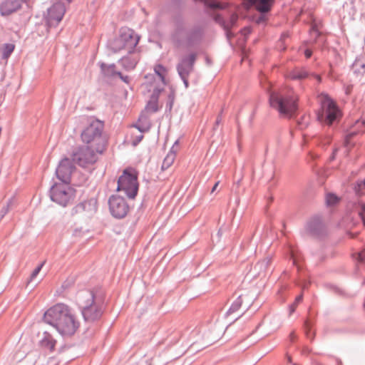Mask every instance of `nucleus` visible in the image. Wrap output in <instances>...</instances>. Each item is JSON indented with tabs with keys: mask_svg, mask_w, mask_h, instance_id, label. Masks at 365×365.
Wrapping results in <instances>:
<instances>
[{
	"mask_svg": "<svg viewBox=\"0 0 365 365\" xmlns=\"http://www.w3.org/2000/svg\"><path fill=\"white\" fill-rule=\"evenodd\" d=\"M43 321L63 336H71L79 327L73 310L63 303H58L49 308L43 315Z\"/></svg>",
	"mask_w": 365,
	"mask_h": 365,
	"instance_id": "1",
	"label": "nucleus"
},
{
	"mask_svg": "<svg viewBox=\"0 0 365 365\" xmlns=\"http://www.w3.org/2000/svg\"><path fill=\"white\" fill-rule=\"evenodd\" d=\"M140 36L135 32L128 27L120 29L118 35L109 43L110 48L113 52L124 50L128 52V56H137V62L140 58V51L136 49Z\"/></svg>",
	"mask_w": 365,
	"mask_h": 365,
	"instance_id": "2",
	"label": "nucleus"
},
{
	"mask_svg": "<svg viewBox=\"0 0 365 365\" xmlns=\"http://www.w3.org/2000/svg\"><path fill=\"white\" fill-rule=\"evenodd\" d=\"M298 98L289 93H270L269 102L270 106L276 110L280 116L290 118L297 109Z\"/></svg>",
	"mask_w": 365,
	"mask_h": 365,
	"instance_id": "3",
	"label": "nucleus"
},
{
	"mask_svg": "<svg viewBox=\"0 0 365 365\" xmlns=\"http://www.w3.org/2000/svg\"><path fill=\"white\" fill-rule=\"evenodd\" d=\"M89 125L82 131V141L91 147L96 148L97 152H103L106 140L103 137L104 124L99 120L90 118Z\"/></svg>",
	"mask_w": 365,
	"mask_h": 365,
	"instance_id": "4",
	"label": "nucleus"
},
{
	"mask_svg": "<svg viewBox=\"0 0 365 365\" xmlns=\"http://www.w3.org/2000/svg\"><path fill=\"white\" fill-rule=\"evenodd\" d=\"M319 100L321 103V110L318 113L317 118L322 123L330 125L341 118L340 108L328 95L322 93L319 96Z\"/></svg>",
	"mask_w": 365,
	"mask_h": 365,
	"instance_id": "5",
	"label": "nucleus"
},
{
	"mask_svg": "<svg viewBox=\"0 0 365 365\" xmlns=\"http://www.w3.org/2000/svg\"><path fill=\"white\" fill-rule=\"evenodd\" d=\"M118 191H123L130 199H133L138 194V182L134 170H124L118 180Z\"/></svg>",
	"mask_w": 365,
	"mask_h": 365,
	"instance_id": "6",
	"label": "nucleus"
},
{
	"mask_svg": "<svg viewBox=\"0 0 365 365\" xmlns=\"http://www.w3.org/2000/svg\"><path fill=\"white\" fill-rule=\"evenodd\" d=\"M102 153L97 152L96 148L86 144L73 153L72 160L79 166L86 168L94 164L98 160V154Z\"/></svg>",
	"mask_w": 365,
	"mask_h": 365,
	"instance_id": "7",
	"label": "nucleus"
},
{
	"mask_svg": "<svg viewBox=\"0 0 365 365\" xmlns=\"http://www.w3.org/2000/svg\"><path fill=\"white\" fill-rule=\"evenodd\" d=\"M50 196L52 201L65 207L73 199L74 191L69 183H56L51 188Z\"/></svg>",
	"mask_w": 365,
	"mask_h": 365,
	"instance_id": "8",
	"label": "nucleus"
},
{
	"mask_svg": "<svg viewBox=\"0 0 365 365\" xmlns=\"http://www.w3.org/2000/svg\"><path fill=\"white\" fill-rule=\"evenodd\" d=\"M108 204L110 213L115 218H123L129 210V206L125 200L118 195H112Z\"/></svg>",
	"mask_w": 365,
	"mask_h": 365,
	"instance_id": "9",
	"label": "nucleus"
},
{
	"mask_svg": "<svg viewBox=\"0 0 365 365\" xmlns=\"http://www.w3.org/2000/svg\"><path fill=\"white\" fill-rule=\"evenodd\" d=\"M73 170V165L71 161L68 158H64L59 163L56 174L61 182L69 183Z\"/></svg>",
	"mask_w": 365,
	"mask_h": 365,
	"instance_id": "10",
	"label": "nucleus"
},
{
	"mask_svg": "<svg viewBox=\"0 0 365 365\" xmlns=\"http://www.w3.org/2000/svg\"><path fill=\"white\" fill-rule=\"evenodd\" d=\"M66 12L65 6L61 3L53 4L48 10L47 21L50 26L57 25L63 19Z\"/></svg>",
	"mask_w": 365,
	"mask_h": 365,
	"instance_id": "11",
	"label": "nucleus"
},
{
	"mask_svg": "<svg viewBox=\"0 0 365 365\" xmlns=\"http://www.w3.org/2000/svg\"><path fill=\"white\" fill-rule=\"evenodd\" d=\"M195 60V55L192 53L189 56L183 58L178 66V71L186 86L187 85V76L192 71Z\"/></svg>",
	"mask_w": 365,
	"mask_h": 365,
	"instance_id": "12",
	"label": "nucleus"
},
{
	"mask_svg": "<svg viewBox=\"0 0 365 365\" xmlns=\"http://www.w3.org/2000/svg\"><path fill=\"white\" fill-rule=\"evenodd\" d=\"M76 302L81 311L95 304L94 294L91 290L84 289L78 292Z\"/></svg>",
	"mask_w": 365,
	"mask_h": 365,
	"instance_id": "13",
	"label": "nucleus"
},
{
	"mask_svg": "<svg viewBox=\"0 0 365 365\" xmlns=\"http://www.w3.org/2000/svg\"><path fill=\"white\" fill-rule=\"evenodd\" d=\"M154 72L157 76V79H155V81L157 82L158 84L155 91H162L165 90V88L161 86V85L165 86L169 83L168 70L162 65L158 64L154 67Z\"/></svg>",
	"mask_w": 365,
	"mask_h": 365,
	"instance_id": "14",
	"label": "nucleus"
},
{
	"mask_svg": "<svg viewBox=\"0 0 365 365\" xmlns=\"http://www.w3.org/2000/svg\"><path fill=\"white\" fill-rule=\"evenodd\" d=\"M82 315L86 322H94L100 319L102 315L101 307L95 303L81 311Z\"/></svg>",
	"mask_w": 365,
	"mask_h": 365,
	"instance_id": "15",
	"label": "nucleus"
},
{
	"mask_svg": "<svg viewBox=\"0 0 365 365\" xmlns=\"http://www.w3.org/2000/svg\"><path fill=\"white\" fill-rule=\"evenodd\" d=\"M96 210V200L91 199L88 201H84L76 205L71 210V214L76 215L82 212H87L88 215H92Z\"/></svg>",
	"mask_w": 365,
	"mask_h": 365,
	"instance_id": "16",
	"label": "nucleus"
},
{
	"mask_svg": "<svg viewBox=\"0 0 365 365\" xmlns=\"http://www.w3.org/2000/svg\"><path fill=\"white\" fill-rule=\"evenodd\" d=\"M29 0H6L0 6V13L2 16H8L21 8V3Z\"/></svg>",
	"mask_w": 365,
	"mask_h": 365,
	"instance_id": "17",
	"label": "nucleus"
},
{
	"mask_svg": "<svg viewBox=\"0 0 365 365\" xmlns=\"http://www.w3.org/2000/svg\"><path fill=\"white\" fill-rule=\"evenodd\" d=\"M307 230L312 235L317 237L322 235L324 230V226L321 218L315 217L311 219L307 223Z\"/></svg>",
	"mask_w": 365,
	"mask_h": 365,
	"instance_id": "18",
	"label": "nucleus"
},
{
	"mask_svg": "<svg viewBox=\"0 0 365 365\" xmlns=\"http://www.w3.org/2000/svg\"><path fill=\"white\" fill-rule=\"evenodd\" d=\"M160 93H153L147 102L143 111L150 115L157 113L163 105L159 103Z\"/></svg>",
	"mask_w": 365,
	"mask_h": 365,
	"instance_id": "19",
	"label": "nucleus"
},
{
	"mask_svg": "<svg viewBox=\"0 0 365 365\" xmlns=\"http://www.w3.org/2000/svg\"><path fill=\"white\" fill-rule=\"evenodd\" d=\"M289 78L294 80H300L304 78H309L315 79L318 83L321 81V77L319 75L313 73L309 75L308 73L303 68H295L292 70L289 73Z\"/></svg>",
	"mask_w": 365,
	"mask_h": 365,
	"instance_id": "20",
	"label": "nucleus"
},
{
	"mask_svg": "<svg viewBox=\"0 0 365 365\" xmlns=\"http://www.w3.org/2000/svg\"><path fill=\"white\" fill-rule=\"evenodd\" d=\"M150 115V114L142 110L138 118L139 125L135 124L133 126L142 133L148 131L151 126Z\"/></svg>",
	"mask_w": 365,
	"mask_h": 365,
	"instance_id": "21",
	"label": "nucleus"
},
{
	"mask_svg": "<svg viewBox=\"0 0 365 365\" xmlns=\"http://www.w3.org/2000/svg\"><path fill=\"white\" fill-rule=\"evenodd\" d=\"M39 344L42 348L49 350L50 351H53L54 350L56 341L49 332L44 331Z\"/></svg>",
	"mask_w": 365,
	"mask_h": 365,
	"instance_id": "22",
	"label": "nucleus"
},
{
	"mask_svg": "<svg viewBox=\"0 0 365 365\" xmlns=\"http://www.w3.org/2000/svg\"><path fill=\"white\" fill-rule=\"evenodd\" d=\"M352 69L357 76H364L365 73V56L357 58L352 65Z\"/></svg>",
	"mask_w": 365,
	"mask_h": 365,
	"instance_id": "23",
	"label": "nucleus"
},
{
	"mask_svg": "<svg viewBox=\"0 0 365 365\" xmlns=\"http://www.w3.org/2000/svg\"><path fill=\"white\" fill-rule=\"evenodd\" d=\"M175 145H173L169 153L167 154L165 158H164L163 161V164L161 166V169L163 170H167L169 168L173 163L175 158V153L176 150L174 148Z\"/></svg>",
	"mask_w": 365,
	"mask_h": 365,
	"instance_id": "24",
	"label": "nucleus"
},
{
	"mask_svg": "<svg viewBox=\"0 0 365 365\" xmlns=\"http://www.w3.org/2000/svg\"><path fill=\"white\" fill-rule=\"evenodd\" d=\"M121 63L126 70H132L135 68L138 62H137V56H128L127 55L121 59Z\"/></svg>",
	"mask_w": 365,
	"mask_h": 365,
	"instance_id": "25",
	"label": "nucleus"
},
{
	"mask_svg": "<svg viewBox=\"0 0 365 365\" xmlns=\"http://www.w3.org/2000/svg\"><path fill=\"white\" fill-rule=\"evenodd\" d=\"M101 68L103 75L108 77L118 76V73H120L115 71V66L114 64L107 65L105 63H102L101 66Z\"/></svg>",
	"mask_w": 365,
	"mask_h": 365,
	"instance_id": "26",
	"label": "nucleus"
},
{
	"mask_svg": "<svg viewBox=\"0 0 365 365\" xmlns=\"http://www.w3.org/2000/svg\"><path fill=\"white\" fill-rule=\"evenodd\" d=\"M242 299L241 296H239L232 304L231 307L228 309L227 314H231L237 312L242 306Z\"/></svg>",
	"mask_w": 365,
	"mask_h": 365,
	"instance_id": "27",
	"label": "nucleus"
},
{
	"mask_svg": "<svg viewBox=\"0 0 365 365\" xmlns=\"http://www.w3.org/2000/svg\"><path fill=\"white\" fill-rule=\"evenodd\" d=\"M270 259L266 258L262 261H259L255 265L254 269L258 271L259 274L262 270L264 271L267 269L270 262Z\"/></svg>",
	"mask_w": 365,
	"mask_h": 365,
	"instance_id": "28",
	"label": "nucleus"
},
{
	"mask_svg": "<svg viewBox=\"0 0 365 365\" xmlns=\"http://www.w3.org/2000/svg\"><path fill=\"white\" fill-rule=\"evenodd\" d=\"M14 45L12 43H6L4 44L2 48V55L4 58H8L9 56L11 54L14 49Z\"/></svg>",
	"mask_w": 365,
	"mask_h": 365,
	"instance_id": "29",
	"label": "nucleus"
},
{
	"mask_svg": "<svg viewBox=\"0 0 365 365\" xmlns=\"http://www.w3.org/2000/svg\"><path fill=\"white\" fill-rule=\"evenodd\" d=\"M338 197L331 193H329L326 196V202L328 205H334L337 203Z\"/></svg>",
	"mask_w": 365,
	"mask_h": 365,
	"instance_id": "30",
	"label": "nucleus"
},
{
	"mask_svg": "<svg viewBox=\"0 0 365 365\" xmlns=\"http://www.w3.org/2000/svg\"><path fill=\"white\" fill-rule=\"evenodd\" d=\"M364 187H365V178L364 179H361V180H359L356 182V185L354 187L356 192L358 195H361L362 193L361 192V191L362 188Z\"/></svg>",
	"mask_w": 365,
	"mask_h": 365,
	"instance_id": "31",
	"label": "nucleus"
},
{
	"mask_svg": "<svg viewBox=\"0 0 365 365\" xmlns=\"http://www.w3.org/2000/svg\"><path fill=\"white\" fill-rule=\"evenodd\" d=\"M356 209L359 215L365 224V203H360Z\"/></svg>",
	"mask_w": 365,
	"mask_h": 365,
	"instance_id": "32",
	"label": "nucleus"
},
{
	"mask_svg": "<svg viewBox=\"0 0 365 365\" xmlns=\"http://www.w3.org/2000/svg\"><path fill=\"white\" fill-rule=\"evenodd\" d=\"M11 203V200L7 202V205L3 207L0 211V220L7 214L9 210V206Z\"/></svg>",
	"mask_w": 365,
	"mask_h": 365,
	"instance_id": "33",
	"label": "nucleus"
},
{
	"mask_svg": "<svg viewBox=\"0 0 365 365\" xmlns=\"http://www.w3.org/2000/svg\"><path fill=\"white\" fill-rule=\"evenodd\" d=\"M174 93H170L168 96V101L167 103L166 108L170 110L173 108V102H174Z\"/></svg>",
	"mask_w": 365,
	"mask_h": 365,
	"instance_id": "34",
	"label": "nucleus"
},
{
	"mask_svg": "<svg viewBox=\"0 0 365 365\" xmlns=\"http://www.w3.org/2000/svg\"><path fill=\"white\" fill-rule=\"evenodd\" d=\"M44 264V262L40 264L31 273L30 279L33 280L36 277L38 274L39 272L42 269L43 266Z\"/></svg>",
	"mask_w": 365,
	"mask_h": 365,
	"instance_id": "35",
	"label": "nucleus"
},
{
	"mask_svg": "<svg viewBox=\"0 0 365 365\" xmlns=\"http://www.w3.org/2000/svg\"><path fill=\"white\" fill-rule=\"evenodd\" d=\"M357 259L359 262L365 264V249L357 254Z\"/></svg>",
	"mask_w": 365,
	"mask_h": 365,
	"instance_id": "36",
	"label": "nucleus"
},
{
	"mask_svg": "<svg viewBox=\"0 0 365 365\" xmlns=\"http://www.w3.org/2000/svg\"><path fill=\"white\" fill-rule=\"evenodd\" d=\"M118 76H119L123 81H124L126 83H129L130 81V78L128 76H123L121 73H118Z\"/></svg>",
	"mask_w": 365,
	"mask_h": 365,
	"instance_id": "37",
	"label": "nucleus"
},
{
	"mask_svg": "<svg viewBox=\"0 0 365 365\" xmlns=\"http://www.w3.org/2000/svg\"><path fill=\"white\" fill-rule=\"evenodd\" d=\"M304 329H305V332H306L307 337L310 338L311 336H310L309 324L307 321H306L304 323Z\"/></svg>",
	"mask_w": 365,
	"mask_h": 365,
	"instance_id": "38",
	"label": "nucleus"
},
{
	"mask_svg": "<svg viewBox=\"0 0 365 365\" xmlns=\"http://www.w3.org/2000/svg\"><path fill=\"white\" fill-rule=\"evenodd\" d=\"M222 110H221V112L217 117V119L215 121V126L218 125L222 122Z\"/></svg>",
	"mask_w": 365,
	"mask_h": 365,
	"instance_id": "39",
	"label": "nucleus"
},
{
	"mask_svg": "<svg viewBox=\"0 0 365 365\" xmlns=\"http://www.w3.org/2000/svg\"><path fill=\"white\" fill-rule=\"evenodd\" d=\"M302 295L300 294L296 297L295 301L293 304H295L296 305H297L300 302H302Z\"/></svg>",
	"mask_w": 365,
	"mask_h": 365,
	"instance_id": "40",
	"label": "nucleus"
},
{
	"mask_svg": "<svg viewBox=\"0 0 365 365\" xmlns=\"http://www.w3.org/2000/svg\"><path fill=\"white\" fill-rule=\"evenodd\" d=\"M312 52L309 49H307L304 51V55H305L306 58H310L312 56Z\"/></svg>",
	"mask_w": 365,
	"mask_h": 365,
	"instance_id": "41",
	"label": "nucleus"
},
{
	"mask_svg": "<svg viewBox=\"0 0 365 365\" xmlns=\"http://www.w3.org/2000/svg\"><path fill=\"white\" fill-rule=\"evenodd\" d=\"M210 6L212 7V8H222V6L219 3H215V2H213L210 4Z\"/></svg>",
	"mask_w": 365,
	"mask_h": 365,
	"instance_id": "42",
	"label": "nucleus"
},
{
	"mask_svg": "<svg viewBox=\"0 0 365 365\" xmlns=\"http://www.w3.org/2000/svg\"><path fill=\"white\" fill-rule=\"evenodd\" d=\"M297 305H296L295 304H292L290 305L289 307V312L290 314L293 313L295 310V308Z\"/></svg>",
	"mask_w": 365,
	"mask_h": 365,
	"instance_id": "43",
	"label": "nucleus"
},
{
	"mask_svg": "<svg viewBox=\"0 0 365 365\" xmlns=\"http://www.w3.org/2000/svg\"><path fill=\"white\" fill-rule=\"evenodd\" d=\"M292 261H293V264H297V259L294 255V254L293 252H292Z\"/></svg>",
	"mask_w": 365,
	"mask_h": 365,
	"instance_id": "44",
	"label": "nucleus"
},
{
	"mask_svg": "<svg viewBox=\"0 0 365 365\" xmlns=\"http://www.w3.org/2000/svg\"><path fill=\"white\" fill-rule=\"evenodd\" d=\"M218 185H219V182H217L215 184V185L213 186V187H212V191H211L212 192H213L216 190V188H217V187L218 186Z\"/></svg>",
	"mask_w": 365,
	"mask_h": 365,
	"instance_id": "45",
	"label": "nucleus"
},
{
	"mask_svg": "<svg viewBox=\"0 0 365 365\" xmlns=\"http://www.w3.org/2000/svg\"><path fill=\"white\" fill-rule=\"evenodd\" d=\"M294 337V333H291L290 334V339H291V340H293Z\"/></svg>",
	"mask_w": 365,
	"mask_h": 365,
	"instance_id": "46",
	"label": "nucleus"
},
{
	"mask_svg": "<svg viewBox=\"0 0 365 365\" xmlns=\"http://www.w3.org/2000/svg\"><path fill=\"white\" fill-rule=\"evenodd\" d=\"M152 76H153V75H150V76H149V75H148V76H145V78H146V79H148L150 77H152Z\"/></svg>",
	"mask_w": 365,
	"mask_h": 365,
	"instance_id": "47",
	"label": "nucleus"
},
{
	"mask_svg": "<svg viewBox=\"0 0 365 365\" xmlns=\"http://www.w3.org/2000/svg\"><path fill=\"white\" fill-rule=\"evenodd\" d=\"M81 118L82 120H87V118H86V117H85V116H83V117H81Z\"/></svg>",
	"mask_w": 365,
	"mask_h": 365,
	"instance_id": "48",
	"label": "nucleus"
},
{
	"mask_svg": "<svg viewBox=\"0 0 365 365\" xmlns=\"http://www.w3.org/2000/svg\"><path fill=\"white\" fill-rule=\"evenodd\" d=\"M179 34H180V32L179 31H176L175 34V36H177Z\"/></svg>",
	"mask_w": 365,
	"mask_h": 365,
	"instance_id": "49",
	"label": "nucleus"
},
{
	"mask_svg": "<svg viewBox=\"0 0 365 365\" xmlns=\"http://www.w3.org/2000/svg\"><path fill=\"white\" fill-rule=\"evenodd\" d=\"M288 361H289V362H291V361H292V359H291V357H290V356H288Z\"/></svg>",
	"mask_w": 365,
	"mask_h": 365,
	"instance_id": "50",
	"label": "nucleus"
},
{
	"mask_svg": "<svg viewBox=\"0 0 365 365\" xmlns=\"http://www.w3.org/2000/svg\"><path fill=\"white\" fill-rule=\"evenodd\" d=\"M68 3H70L71 1V0H67Z\"/></svg>",
	"mask_w": 365,
	"mask_h": 365,
	"instance_id": "51",
	"label": "nucleus"
},
{
	"mask_svg": "<svg viewBox=\"0 0 365 365\" xmlns=\"http://www.w3.org/2000/svg\"><path fill=\"white\" fill-rule=\"evenodd\" d=\"M294 365H297V364H294Z\"/></svg>",
	"mask_w": 365,
	"mask_h": 365,
	"instance_id": "52",
	"label": "nucleus"
}]
</instances>
